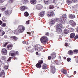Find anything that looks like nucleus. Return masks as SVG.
I'll list each match as a JSON object with an SVG mask.
<instances>
[{
	"label": "nucleus",
	"instance_id": "53",
	"mask_svg": "<svg viewBox=\"0 0 78 78\" xmlns=\"http://www.w3.org/2000/svg\"><path fill=\"white\" fill-rule=\"evenodd\" d=\"M52 58L51 57V56H49L48 57V59H49L50 60V59H51V58Z\"/></svg>",
	"mask_w": 78,
	"mask_h": 78
},
{
	"label": "nucleus",
	"instance_id": "20",
	"mask_svg": "<svg viewBox=\"0 0 78 78\" xmlns=\"http://www.w3.org/2000/svg\"><path fill=\"white\" fill-rule=\"evenodd\" d=\"M75 33H72L70 34V38H73L75 37Z\"/></svg>",
	"mask_w": 78,
	"mask_h": 78
},
{
	"label": "nucleus",
	"instance_id": "26",
	"mask_svg": "<svg viewBox=\"0 0 78 78\" xmlns=\"http://www.w3.org/2000/svg\"><path fill=\"white\" fill-rule=\"evenodd\" d=\"M64 32L65 34H67L69 33V30L67 29H65L64 31Z\"/></svg>",
	"mask_w": 78,
	"mask_h": 78
},
{
	"label": "nucleus",
	"instance_id": "43",
	"mask_svg": "<svg viewBox=\"0 0 78 78\" xmlns=\"http://www.w3.org/2000/svg\"><path fill=\"white\" fill-rule=\"evenodd\" d=\"M8 43H6L5 44H3V47H6V45H8Z\"/></svg>",
	"mask_w": 78,
	"mask_h": 78
},
{
	"label": "nucleus",
	"instance_id": "9",
	"mask_svg": "<svg viewBox=\"0 0 78 78\" xmlns=\"http://www.w3.org/2000/svg\"><path fill=\"white\" fill-rule=\"evenodd\" d=\"M69 23L73 27H75L76 23L73 20H71L69 21Z\"/></svg>",
	"mask_w": 78,
	"mask_h": 78
},
{
	"label": "nucleus",
	"instance_id": "25",
	"mask_svg": "<svg viewBox=\"0 0 78 78\" xmlns=\"http://www.w3.org/2000/svg\"><path fill=\"white\" fill-rule=\"evenodd\" d=\"M10 38H11L12 39H13L15 41H17L18 39L17 37L15 36H12L10 37Z\"/></svg>",
	"mask_w": 78,
	"mask_h": 78
},
{
	"label": "nucleus",
	"instance_id": "52",
	"mask_svg": "<svg viewBox=\"0 0 78 78\" xmlns=\"http://www.w3.org/2000/svg\"><path fill=\"white\" fill-rule=\"evenodd\" d=\"M3 31V30L2 29V28L1 27H0V33H1V32H2Z\"/></svg>",
	"mask_w": 78,
	"mask_h": 78
},
{
	"label": "nucleus",
	"instance_id": "34",
	"mask_svg": "<svg viewBox=\"0 0 78 78\" xmlns=\"http://www.w3.org/2000/svg\"><path fill=\"white\" fill-rule=\"evenodd\" d=\"M69 30H70V31L72 32V31H74V29L73 28H70V27H69L68 28Z\"/></svg>",
	"mask_w": 78,
	"mask_h": 78
},
{
	"label": "nucleus",
	"instance_id": "41",
	"mask_svg": "<svg viewBox=\"0 0 78 78\" xmlns=\"http://www.w3.org/2000/svg\"><path fill=\"white\" fill-rule=\"evenodd\" d=\"M5 34V32L3 31L1 34H0V36H3L4 34Z\"/></svg>",
	"mask_w": 78,
	"mask_h": 78
},
{
	"label": "nucleus",
	"instance_id": "6",
	"mask_svg": "<svg viewBox=\"0 0 78 78\" xmlns=\"http://www.w3.org/2000/svg\"><path fill=\"white\" fill-rule=\"evenodd\" d=\"M50 70L51 72L52 73H54L56 72V69L55 68V67L53 64H51V65L50 66Z\"/></svg>",
	"mask_w": 78,
	"mask_h": 78
},
{
	"label": "nucleus",
	"instance_id": "63",
	"mask_svg": "<svg viewBox=\"0 0 78 78\" xmlns=\"http://www.w3.org/2000/svg\"><path fill=\"white\" fill-rule=\"evenodd\" d=\"M13 23H14V24H16V21H14L13 22Z\"/></svg>",
	"mask_w": 78,
	"mask_h": 78
},
{
	"label": "nucleus",
	"instance_id": "16",
	"mask_svg": "<svg viewBox=\"0 0 78 78\" xmlns=\"http://www.w3.org/2000/svg\"><path fill=\"white\" fill-rule=\"evenodd\" d=\"M12 45L9 44L7 46V48L8 50H11V49H12Z\"/></svg>",
	"mask_w": 78,
	"mask_h": 78
},
{
	"label": "nucleus",
	"instance_id": "8",
	"mask_svg": "<svg viewBox=\"0 0 78 78\" xmlns=\"http://www.w3.org/2000/svg\"><path fill=\"white\" fill-rule=\"evenodd\" d=\"M67 19V16L66 15H64L62 16V20L60 21L61 23H64L65 22V20Z\"/></svg>",
	"mask_w": 78,
	"mask_h": 78
},
{
	"label": "nucleus",
	"instance_id": "14",
	"mask_svg": "<svg viewBox=\"0 0 78 78\" xmlns=\"http://www.w3.org/2000/svg\"><path fill=\"white\" fill-rule=\"evenodd\" d=\"M55 23V21L54 20H51L50 21V25L51 26H52V25H53Z\"/></svg>",
	"mask_w": 78,
	"mask_h": 78
},
{
	"label": "nucleus",
	"instance_id": "58",
	"mask_svg": "<svg viewBox=\"0 0 78 78\" xmlns=\"http://www.w3.org/2000/svg\"><path fill=\"white\" fill-rule=\"evenodd\" d=\"M53 3H55L56 2V0H53Z\"/></svg>",
	"mask_w": 78,
	"mask_h": 78
},
{
	"label": "nucleus",
	"instance_id": "42",
	"mask_svg": "<svg viewBox=\"0 0 78 78\" xmlns=\"http://www.w3.org/2000/svg\"><path fill=\"white\" fill-rule=\"evenodd\" d=\"M2 27H6V23H3L2 24Z\"/></svg>",
	"mask_w": 78,
	"mask_h": 78
},
{
	"label": "nucleus",
	"instance_id": "5",
	"mask_svg": "<svg viewBox=\"0 0 78 78\" xmlns=\"http://www.w3.org/2000/svg\"><path fill=\"white\" fill-rule=\"evenodd\" d=\"M57 32H60V33L62 32V29H61L62 28V25L61 24H58L57 26Z\"/></svg>",
	"mask_w": 78,
	"mask_h": 78
},
{
	"label": "nucleus",
	"instance_id": "39",
	"mask_svg": "<svg viewBox=\"0 0 78 78\" xmlns=\"http://www.w3.org/2000/svg\"><path fill=\"white\" fill-rule=\"evenodd\" d=\"M2 20L4 22H6V19L5 17H3L2 18Z\"/></svg>",
	"mask_w": 78,
	"mask_h": 78
},
{
	"label": "nucleus",
	"instance_id": "1",
	"mask_svg": "<svg viewBox=\"0 0 78 78\" xmlns=\"http://www.w3.org/2000/svg\"><path fill=\"white\" fill-rule=\"evenodd\" d=\"M17 29L18 30V33H22L25 31V28L22 25H20L18 27Z\"/></svg>",
	"mask_w": 78,
	"mask_h": 78
},
{
	"label": "nucleus",
	"instance_id": "50",
	"mask_svg": "<svg viewBox=\"0 0 78 78\" xmlns=\"http://www.w3.org/2000/svg\"><path fill=\"white\" fill-rule=\"evenodd\" d=\"M45 35H46V36H49V33L48 32H47L45 34Z\"/></svg>",
	"mask_w": 78,
	"mask_h": 78
},
{
	"label": "nucleus",
	"instance_id": "64",
	"mask_svg": "<svg viewBox=\"0 0 78 78\" xmlns=\"http://www.w3.org/2000/svg\"><path fill=\"white\" fill-rule=\"evenodd\" d=\"M36 55H38V52H36Z\"/></svg>",
	"mask_w": 78,
	"mask_h": 78
},
{
	"label": "nucleus",
	"instance_id": "40",
	"mask_svg": "<svg viewBox=\"0 0 78 78\" xmlns=\"http://www.w3.org/2000/svg\"><path fill=\"white\" fill-rule=\"evenodd\" d=\"M65 45L66 47H69L70 45V44L67 43H66L65 44Z\"/></svg>",
	"mask_w": 78,
	"mask_h": 78
},
{
	"label": "nucleus",
	"instance_id": "37",
	"mask_svg": "<svg viewBox=\"0 0 78 78\" xmlns=\"http://www.w3.org/2000/svg\"><path fill=\"white\" fill-rule=\"evenodd\" d=\"M44 3L45 5H48V0L44 1Z\"/></svg>",
	"mask_w": 78,
	"mask_h": 78
},
{
	"label": "nucleus",
	"instance_id": "21",
	"mask_svg": "<svg viewBox=\"0 0 78 78\" xmlns=\"http://www.w3.org/2000/svg\"><path fill=\"white\" fill-rule=\"evenodd\" d=\"M61 71L62 73H64V74H65V75H66L67 73V72L66 71V70L62 69V70H61Z\"/></svg>",
	"mask_w": 78,
	"mask_h": 78
},
{
	"label": "nucleus",
	"instance_id": "2",
	"mask_svg": "<svg viewBox=\"0 0 78 78\" xmlns=\"http://www.w3.org/2000/svg\"><path fill=\"white\" fill-rule=\"evenodd\" d=\"M43 48L42 47L38 44L34 46L35 50H37L38 51H42Z\"/></svg>",
	"mask_w": 78,
	"mask_h": 78
},
{
	"label": "nucleus",
	"instance_id": "15",
	"mask_svg": "<svg viewBox=\"0 0 78 78\" xmlns=\"http://www.w3.org/2000/svg\"><path fill=\"white\" fill-rule=\"evenodd\" d=\"M12 51L10 52V53L9 54V56H13V57H14L16 56V54H15V52H14V53H11V52H12Z\"/></svg>",
	"mask_w": 78,
	"mask_h": 78
},
{
	"label": "nucleus",
	"instance_id": "55",
	"mask_svg": "<svg viewBox=\"0 0 78 78\" xmlns=\"http://www.w3.org/2000/svg\"><path fill=\"white\" fill-rule=\"evenodd\" d=\"M72 1H73V2H78V0H72Z\"/></svg>",
	"mask_w": 78,
	"mask_h": 78
},
{
	"label": "nucleus",
	"instance_id": "49",
	"mask_svg": "<svg viewBox=\"0 0 78 78\" xmlns=\"http://www.w3.org/2000/svg\"><path fill=\"white\" fill-rule=\"evenodd\" d=\"M15 55H19V52L16 51V52H15Z\"/></svg>",
	"mask_w": 78,
	"mask_h": 78
},
{
	"label": "nucleus",
	"instance_id": "29",
	"mask_svg": "<svg viewBox=\"0 0 78 78\" xmlns=\"http://www.w3.org/2000/svg\"><path fill=\"white\" fill-rule=\"evenodd\" d=\"M51 58L52 59H53V58H55V57H56V54L54 53V54H51Z\"/></svg>",
	"mask_w": 78,
	"mask_h": 78
},
{
	"label": "nucleus",
	"instance_id": "57",
	"mask_svg": "<svg viewBox=\"0 0 78 78\" xmlns=\"http://www.w3.org/2000/svg\"><path fill=\"white\" fill-rule=\"evenodd\" d=\"M2 62H0V67H1V66H2Z\"/></svg>",
	"mask_w": 78,
	"mask_h": 78
},
{
	"label": "nucleus",
	"instance_id": "31",
	"mask_svg": "<svg viewBox=\"0 0 78 78\" xmlns=\"http://www.w3.org/2000/svg\"><path fill=\"white\" fill-rule=\"evenodd\" d=\"M24 16H26V17H27L28 16H29V14H28L27 12H26L24 13Z\"/></svg>",
	"mask_w": 78,
	"mask_h": 78
},
{
	"label": "nucleus",
	"instance_id": "23",
	"mask_svg": "<svg viewBox=\"0 0 78 78\" xmlns=\"http://www.w3.org/2000/svg\"><path fill=\"white\" fill-rule=\"evenodd\" d=\"M68 54L69 55H72L73 54V51L71 50L69 51L68 52Z\"/></svg>",
	"mask_w": 78,
	"mask_h": 78
},
{
	"label": "nucleus",
	"instance_id": "18",
	"mask_svg": "<svg viewBox=\"0 0 78 78\" xmlns=\"http://www.w3.org/2000/svg\"><path fill=\"white\" fill-rule=\"evenodd\" d=\"M30 2L31 4L34 5L36 3V0H30Z\"/></svg>",
	"mask_w": 78,
	"mask_h": 78
},
{
	"label": "nucleus",
	"instance_id": "46",
	"mask_svg": "<svg viewBox=\"0 0 78 78\" xmlns=\"http://www.w3.org/2000/svg\"><path fill=\"white\" fill-rule=\"evenodd\" d=\"M70 60H71L70 58H68L67 59V61H68V62H69V61H70Z\"/></svg>",
	"mask_w": 78,
	"mask_h": 78
},
{
	"label": "nucleus",
	"instance_id": "62",
	"mask_svg": "<svg viewBox=\"0 0 78 78\" xmlns=\"http://www.w3.org/2000/svg\"><path fill=\"white\" fill-rule=\"evenodd\" d=\"M23 44H26V42H25V41H23Z\"/></svg>",
	"mask_w": 78,
	"mask_h": 78
},
{
	"label": "nucleus",
	"instance_id": "61",
	"mask_svg": "<svg viewBox=\"0 0 78 78\" xmlns=\"http://www.w3.org/2000/svg\"><path fill=\"white\" fill-rule=\"evenodd\" d=\"M1 24H2V21H0V25H1Z\"/></svg>",
	"mask_w": 78,
	"mask_h": 78
},
{
	"label": "nucleus",
	"instance_id": "24",
	"mask_svg": "<svg viewBox=\"0 0 78 78\" xmlns=\"http://www.w3.org/2000/svg\"><path fill=\"white\" fill-rule=\"evenodd\" d=\"M77 8L78 7H77L76 6H74L73 7V10L76 11H78V9Z\"/></svg>",
	"mask_w": 78,
	"mask_h": 78
},
{
	"label": "nucleus",
	"instance_id": "10",
	"mask_svg": "<svg viewBox=\"0 0 78 78\" xmlns=\"http://www.w3.org/2000/svg\"><path fill=\"white\" fill-rule=\"evenodd\" d=\"M11 12H11V11L7 10L5 12V14L7 15V16H9V15L11 14Z\"/></svg>",
	"mask_w": 78,
	"mask_h": 78
},
{
	"label": "nucleus",
	"instance_id": "44",
	"mask_svg": "<svg viewBox=\"0 0 78 78\" xmlns=\"http://www.w3.org/2000/svg\"><path fill=\"white\" fill-rule=\"evenodd\" d=\"M30 20H29L27 21L26 22V23L27 24H30Z\"/></svg>",
	"mask_w": 78,
	"mask_h": 78
},
{
	"label": "nucleus",
	"instance_id": "13",
	"mask_svg": "<svg viewBox=\"0 0 78 78\" xmlns=\"http://www.w3.org/2000/svg\"><path fill=\"white\" fill-rule=\"evenodd\" d=\"M2 52L3 55H6V53H7V50H6L5 48H4L2 49Z\"/></svg>",
	"mask_w": 78,
	"mask_h": 78
},
{
	"label": "nucleus",
	"instance_id": "19",
	"mask_svg": "<svg viewBox=\"0 0 78 78\" xmlns=\"http://www.w3.org/2000/svg\"><path fill=\"white\" fill-rule=\"evenodd\" d=\"M5 74V72H4V70H2L1 73H0V77H1V76H4Z\"/></svg>",
	"mask_w": 78,
	"mask_h": 78
},
{
	"label": "nucleus",
	"instance_id": "33",
	"mask_svg": "<svg viewBox=\"0 0 78 78\" xmlns=\"http://www.w3.org/2000/svg\"><path fill=\"white\" fill-rule=\"evenodd\" d=\"M78 53V50H73V53L74 54H76Z\"/></svg>",
	"mask_w": 78,
	"mask_h": 78
},
{
	"label": "nucleus",
	"instance_id": "48",
	"mask_svg": "<svg viewBox=\"0 0 78 78\" xmlns=\"http://www.w3.org/2000/svg\"><path fill=\"white\" fill-rule=\"evenodd\" d=\"M11 59H12V58L10 57L9 59L7 60V61H11Z\"/></svg>",
	"mask_w": 78,
	"mask_h": 78
},
{
	"label": "nucleus",
	"instance_id": "17",
	"mask_svg": "<svg viewBox=\"0 0 78 78\" xmlns=\"http://www.w3.org/2000/svg\"><path fill=\"white\" fill-rule=\"evenodd\" d=\"M44 15H45V12H40L39 16H40V17H42L44 16Z\"/></svg>",
	"mask_w": 78,
	"mask_h": 78
},
{
	"label": "nucleus",
	"instance_id": "56",
	"mask_svg": "<svg viewBox=\"0 0 78 78\" xmlns=\"http://www.w3.org/2000/svg\"><path fill=\"white\" fill-rule=\"evenodd\" d=\"M14 1V0H10V3H12Z\"/></svg>",
	"mask_w": 78,
	"mask_h": 78
},
{
	"label": "nucleus",
	"instance_id": "36",
	"mask_svg": "<svg viewBox=\"0 0 78 78\" xmlns=\"http://www.w3.org/2000/svg\"><path fill=\"white\" fill-rule=\"evenodd\" d=\"M18 31H17V30H15L14 31V33L15 34H18Z\"/></svg>",
	"mask_w": 78,
	"mask_h": 78
},
{
	"label": "nucleus",
	"instance_id": "47",
	"mask_svg": "<svg viewBox=\"0 0 78 78\" xmlns=\"http://www.w3.org/2000/svg\"><path fill=\"white\" fill-rule=\"evenodd\" d=\"M6 0H0V3H3L4 1H6Z\"/></svg>",
	"mask_w": 78,
	"mask_h": 78
},
{
	"label": "nucleus",
	"instance_id": "27",
	"mask_svg": "<svg viewBox=\"0 0 78 78\" xmlns=\"http://www.w3.org/2000/svg\"><path fill=\"white\" fill-rule=\"evenodd\" d=\"M42 69H47V65L46 64L44 63L42 66Z\"/></svg>",
	"mask_w": 78,
	"mask_h": 78
},
{
	"label": "nucleus",
	"instance_id": "12",
	"mask_svg": "<svg viewBox=\"0 0 78 78\" xmlns=\"http://www.w3.org/2000/svg\"><path fill=\"white\" fill-rule=\"evenodd\" d=\"M36 8L38 10L41 9L42 8V5L40 4L37 5L36 7Z\"/></svg>",
	"mask_w": 78,
	"mask_h": 78
},
{
	"label": "nucleus",
	"instance_id": "4",
	"mask_svg": "<svg viewBox=\"0 0 78 78\" xmlns=\"http://www.w3.org/2000/svg\"><path fill=\"white\" fill-rule=\"evenodd\" d=\"M47 16L49 17H54V16H55V12L52 10L48 11Z\"/></svg>",
	"mask_w": 78,
	"mask_h": 78
},
{
	"label": "nucleus",
	"instance_id": "35",
	"mask_svg": "<svg viewBox=\"0 0 78 78\" xmlns=\"http://www.w3.org/2000/svg\"><path fill=\"white\" fill-rule=\"evenodd\" d=\"M31 47H28L27 48V51H31Z\"/></svg>",
	"mask_w": 78,
	"mask_h": 78
},
{
	"label": "nucleus",
	"instance_id": "32",
	"mask_svg": "<svg viewBox=\"0 0 78 78\" xmlns=\"http://www.w3.org/2000/svg\"><path fill=\"white\" fill-rule=\"evenodd\" d=\"M66 3L68 4V5H70L72 3V1L69 0H67L66 1Z\"/></svg>",
	"mask_w": 78,
	"mask_h": 78
},
{
	"label": "nucleus",
	"instance_id": "54",
	"mask_svg": "<svg viewBox=\"0 0 78 78\" xmlns=\"http://www.w3.org/2000/svg\"><path fill=\"white\" fill-rule=\"evenodd\" d=\"M24 2H28V0H23Z\"/></svg>",
	"mask_w": 78,
	"mask_h": 78
},
{
	"label": "nucleus",
	"instance_id": "38",
	"mask_svg": "<svg viewBox=\"0 0 78 78\" xmlns=\"http://www.w3.org/2000/svg\"><path fill=\"white\" fill-rule=\"evenodd\" d=\"M54 5H51L49 6V9H53V8H54Z\"/></svg>",
	"mask_w": 78,
	"mask_h": 78
},
{
	"label": "nucleus",
	"instance_id": "7",
	"mask_svg": "<svg viewBox=\"0 0 78 78\" xmlns=\"http://www.w3.org/2000/svg\"><path fill=\"white\" fill-rule=\"evenodd\" d=\"M43 62H44V61H43V60L39 61L38 63L36 65V67H37V68H41V65L42 64Z\"/></svg>",
	"mask_w": 78,
	"mask_h": 78
},
{
	"label": "nucleus",
	"instance_id": "28",
	"mask_svg": "<svg viewBox=\"0 0 78 78\" xmlns=\"http://www.w3.org/2000/svg\"><path fill=\"white\" fill-rule=\"evenodd\" d=\"M0 9L2 11H5V10L6 9V8L2 6L0 7Z\"/></svg>",
	"mask_w": 78,
	"mask_h": 78
},
{
	"label": "nucleus",
	"instance_id": "51",
	"mask_svg": "<svg viewBox=\"0 0 78 78\" xmlns=\"http://www.w3.org/2000/svg\"><path fill=\"white\" fill-rule=\"evenodd\" d=\"M75 39H78V35H76L75 37Z\"/></svg>",
	"mask_w": 78,
	"mask_h": 78
},
{
	"label": "nucleus",
	"instance_id": "59",
	"mask_svg": "<svg viewBox=\"0 0 78 78\" xmlns=\"http://www.w3.org/2000/svg\"><path fill=\"white\" fill-rule=\"evenodd\" d=\"M55 7L57 9H58V8H59V7L57 6V5L55 6Z\"/></svg>",
	"mask_w": 78,
	"mask_h": 78
},
{
	"label": "nucleus",
	"instance_id": "45",
	"mask_svg": "<svg viewBox=\"0 0 78 78\" xmlns=\"http://www.w3.org/2000/svg\"><path fill=\"white\" fill-rule=\"evenodd\" d=\"M4 68L5 69H8V66H5L4 67Z\"/></svg>",
	"mask_w": 78,
	"mask_h": 78
},
{
	"label": "nucleus",
	"instance_id": "3",
	"mask_svg": "<svg viewBox=\"0 0 78 78\" xmlns=\"http://www.w3.org/2000/svg\"><path fill=\"white\" fill-rule=\"evenodd\" d=\"M40 40L41 43L42 44H45L48 41V39L47 37H43L41 38Z\"/></svg>",
	"mask_w": 78,
	"mask_h": 78
},
{
	"label": "nucleus",
	"instance_id": "60",
	"mask_svg": "<svg viewBox=\"0 0 78 78\" xmlns=\"http://www.w3.org/2000/svg\"><path fill=\"white\" fill-rule=\"evenodd\" d=\"M27 34H29V35H30L31 34V33L30 32H27Z\"/></svg>",
	"mask_w": 78,
	"mask_h": 78
},
{
	"label": "nucleus",
	"instance_id": "11",
	"mask_svg": "<svg viewBox=\"0 0 78 78\" xmlns=\"http://www.w3.org/2000/svg\"><path fill=\"white\" fill-rule=\"evenodd\" d=\"M28 8V7L25 6H22L20 8V9L21 11H25V9H27Z\"/></svg>",
	"mask_w": 78,
	"mask_h": 78
},
{
	"label": "nucleus",
	"instance_id": "30",
	"mask_svg": "<svg viewBox=\"0 0 78 78\" xmlns=\"http://www.w3.org/2000/svg\"><path fill=\"white\" fill-rule=\"evenodd\" d=\"M54 21H55V22H59V21H60V19L59 18H56L54 20Z\"/></svg>",
	"mask_w": 78,
	"mask_h": 78
},
{
	"label": "nucleus",
	"instance_id": "22",
	"mask_svg": "<svg viewBox=\"0 0 78 78\" xmlns=\"http://www.w3.org/2000/svg\"><path fill=\"white\" fill-rule=\"evenodd\" d=\"M69 17L70 19H73L75 18V16L74 15L70 14L69 15Z\"/></svg>",
	"mask_w": 78,
	"mask_h": 78
}]
</instances>
